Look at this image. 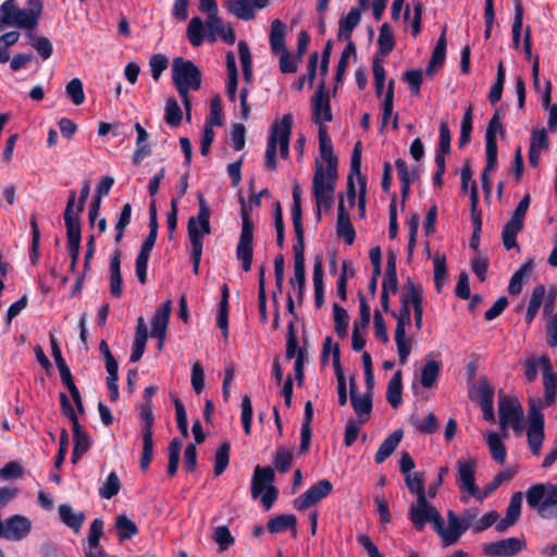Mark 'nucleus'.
Instances as JSON below:
<instances>
[{
	"instance_id": "obj_1",
	"label": "nucleus",
	"mask_w": 557,
	"mask_h": 557,
	"mask_svg": "<svg viewBox=\"0 0 557 557\" xmlns=\"http://www.w3.org/2000/svg\"><path fill=\"white\" fill-rule=\"evenodd\" d=\"M198 9L207 15L203 22L199 16H194L187 25V38L193 47H199L205 39L209 42H215L222 38L226 44L235 42V33L230 25H225L219 16L216 0H198Z\"/></svg>"
},
{
	"instance_id": "obj_2",
	"label": "nucleus",
	"mask_w": 557,
	"mask_h": 557,
	"mask_svg": "<svg viewBox=\"0 0 557 557\" xmlns=\"http://www.w3.org/2000/svg\"><path fill=\"white\" fill-rule=\"evenodd\" d=\"M41 11L39 0H28V8H18L15 0H5L0 5V30L16 27L30 32L38 26Z\"/></svg>"
},
{
	"instance_id": "obj_3",
	"label": "nucleus",
	"mask_w": 557,
	"mask_h": 557,
	"mask_svg": "<svg viewBox=\"0 0 557 557\" xmlns=\"http://www.w3.org/2000/svg\"><path fill=\"white\" fill-rule=\"evenodd\" d=\"M292 125L293 116L290 113L284 114L280 121H274L272 123L264 154V166L268 170L274 171L277 166V148L280 149V154L283 159L288 158Z\"/></svg>"
},
{
	"instance_id": "obj_4",
	"label": "nucleus",
	"mask_w": 557,
	"mask_h": 557,
	"mask_svg": "<svg viewBox=\"0 0 557 557\" xmlns=\"http://www.w3.org/2000/svg\"><path fill=\"white\" fill-rule=\"evenodd\" d=\"M527 504L543 519L557 517V484L539 483L525 492Z\"/></svg>"
},
{
	"instance_id": "obj_5",
	"label": "nucleus",
	"mask_w": 557,
	"mask_h": 557,
	"mask_svg": "<svg viewBox=\"0 0 557 557\" xmlns=\"http://www.w3.org/2000/svg\"><path fill=\"white\" fill-rule=\"evenodd\" d=\"M337 180V170H325L322 162L315 161V170L312 180L313 196L318 207V219H320L321 209H331L334 202L335 185Z\"/></svg>"
},
{
	"instance_id": "obj_6",
	"label": "nucleus",
	"mask_w": 557,
	"mask_h": 557,
	"mask_svg": "<svg viewBox=\"0 0 557 557\" xmlns=\"http://www.w3.org/2000/svg\"><path fill=\"white\" fill-rule=\"evenodd\" d=\"M499 429L503 437L509 435L508 429L512 428L517 435L524 430V411L517 398L502 395L498 400Z\"/></svg>"
},
{
	"instance_id": "obj_7",
	"label": "nucleus",
	"mask_w": 557,
	"mask_h": 557,
	"mask_svg": "<svg viewBox=\"0 0 557 557\" xmlns=\"http://www.w3.org/2000/svg\"><path fill=\"white\" fill-rule=\"evenodd\" d=\"M274 480L275 473L271 467L257 466L255 468L251 480V496L255 499L260 497L265 510L272 508L278 495L277 488L273 485Z\"/></svg>"
},
{
	"instance_id": "obj_8",
	"label": "nucleus",
	"mask_w": 557,
	"mask_h": 557,
	"mask_svg": "<svg viewBox=\"0 0 557 557\" xmlns=\"http://www.w3.org/2000/svg\"><path fill=\"white\" fill-rule=\"evenodd\" d=\"M172 79L180 96L198 90L201 86V74L198 67L191 61L182 58L173 61Z\"/></svg>"
},
{
	"instance_id": "obj_9",
	"label": "nucleus",
	"mask_w": 557,
	"mask_h": 557,
	"mask_svg": "<svg viewBox=\"0 0 557 557\" xmlns=\"http://www.w3.org/2000/svg\"><path fill=\"white\" fill-rule=\"evenodd\" d=\"M476 460L474 458H460L456 462L457 485L463 495L461 500L467 503L470 497L479 500L480 488L475 484Z\"/></svg>"
},
{
	"instance_id": "obj_10",
	"label": "nucleus",
	"mask_w": 557,
	"mask_h": 557,
	"mask_svg": "<svg viewBox=\"0 0 557 557\" xmlns=\"http://www.w3.org/2000/svg\"><path fill=\"white\" fill-rule=\"evenodd\" d=\"M242 232L236 247V258L242 262L245 272H249L253 251V224L245 203L242 205Z\"/></svg>"
},
{
	"instance_id": "obj_11",
	"label": "nucleus",
	"mask_w": 557,
	"mask_h": 557,
	"mask_svg": "<svg viewBox=\"0 0 557 557\" xmlns=\"http://www.w3.org/2000/svg\"><path fill=\"white\" fill-rule=\"evenodd\" d=\"M62 413L66 416L72 424H73V440H74V448L72 453L73 462H76L78 458L82 457L91 446L90 436L84 432L79 425L78 418L76 412L74 411L70 399L64 393L60 395Z\"/></svg>"
},
{
	"instance_id": "obj_12",
	"label": "nucleus",
	"mask_w": 557,
	"mask_h": 557,
	"mask_svg": "<svg viewBox=\"0 0 557 557\" xmlns=\"http://www.w3.org/2000/svg\"><path fill=\"white\" fill-rule=\"evenodd\" d=\"M210 209L203 197L199 198L197 216H190L187 223V233L191 248L202 249L203 237L211 233Z\"/></svg>"
},
{
	"instance_id": "obj_13",
	"label": "nucleus",
	"mask_w": 557,
	"mask_h": 557,
	"mask_svg": "<svg viewBox=\"0 0 557 557\" xmlns=\"http://www.w3.org/2000/svg\"><path fill=\"white\" fill-rule=\"evenodd\" d=\"M530 202L531 196L527 194L519 201L515 211L511 214L510 220L506 223V225L503 228L502 239L507 250H510L512 248H517V250H519L516 237L523 228L524 218L530 207Z\"/></svg>"
},
{
	"instance_id": "obj_14",
	"label": "nucleus",
	"mask_w": 557,
	"mask_h": 557,
	"mask_svg": "<svg viewBox=\"0 0 557 557\" xmlns=\"http://www.w3.org/2000/svg\"><path fill=\"white\" fill-rule=\"evenodd\" d=\"M408 515L418 531H422L429 522L432 523L434 528L441 518L440 511L426 500V496L416 498L409 508Z\"/></svg>"
},
{
	"instance_id": "obj_15",
	"label": "nucleus",
	"mask_w": 557,
	"mask_h": 557,
	"mask_svg": "<svg viewBox=\"0 0 557 557\" xmlns=\"http://www.w3.org/2000/svg\"><path fill=\"white\" fill-rule=\"evenodd\" d=\"M333 490V484L323 479L311 485L305 493L300 494L293 502L296 510L304 511L325 498Z\"/></svg>"
},
{
	"instance_id": "obj_16",
	"label": "nucleus",
	"mask_w": 557,
	"mask_h": 557,
	"mask_svg": "<svg viewBox=\"0 0 557 557\" xmlns=\"http://www.w3.org/2000/svg\"><path fill=\"white\" fill-rule=\"evenodd\" d=\"M32 521L26 516L16 513L3 520L1 539L20 542L26 539L32 531Z\"/></svg>"
},
{
	"instance_id": "obj_17",
	"label": "nucleus",
	"mask_w": 557,
	"mask_h": 557,
	"mask_svg": "<svg viewBox=\"0 0 557 557\" xmlns=\"http://www.w3.org/2000/svg\"><path fill=\"white\" fill-rule=\"evenodd\" d=\"M433 529L441 537L442 544L445 547L456 544L466 532L459 521V517L453 510L447 511V524H445L441 517L438 523Z\"/></svg>"
},
{
	"instance_id": "obj_18",
	"label": "nucleus",
	"mask_w": 557,
	"mask_h": 557,
	"mask_svg": "<svg viewBox=\"0 0 557 557\" xmlns=\"http://www.w3.org/2000/svg\"><path fill=\"white\" fill-rule=\"evenodd\" d=\"M312 121L319 127H325L333 119L330 96L325 92V83L322 82L311 99Z\"/></svg>"
},
{
	"instance_id": "obj_19",
	"label": "nucleus",
	"mask_w": 557,
	"mask_h": 557,
	"mask_svg": "<svg viewBox=\"0 0 557 557\" xmlns=\"http://www.w3.org/2000/svg\"><path fill=\"white\" fill-rule=\"evenodd\" d=\"M423 293L420 285L414 284L411 278L407 280L404 290L400 295V302L405 301L407 306H412L414 315V325L418 330L422 327L423 319Z\"/></svg>"
},
{
	"instance_id": "obj_20",
	"label": "nucleus",
	"mask_w": 557,
	"mask_h": 557,
	"mask_svg": "<svg viewBox=\"0 0 557 557\" xmlns=\"http://www.w3.org/2000/svg\"><path fill=\"white\" fill-rule=\"evenodd\" d=\"M527 440L531 453L539 456L545 438V419L544 416H539L534 412L528 416Z\"/></svg>"
},
{
	"instance_id": "obj_21",
	"label": "nucleus",
	"mask_w": 557,
	"mask_h": 557,
	"mask_svg": "<svg viewBox=\"0 0 557 557\" xmlns=\"http://www.w3.org/2000/svg\"><path fill=\"white\" fill-rule=\"evenodd\" d=\"M525 548V541L519 537H507L491 542L484 547V554L492 557H508Z\"/></svg>"
},
{
	"instance_id": "obj_22",
	"label": "nucleus",
	"mask_w": 557,
	"mask_h": 557,
	"mask_svg": "<svg viewBox=\"0 0 557 557\" xmlns=\"http://www.w3.org/2000/svg\"><path fill=\"white\" fill-rule=\"evenodd\" d=\"M270 0H228L227 11L243 21L255 18V12L267 8Z\"/></svg>"
},
{
	"instance_id": "obj_23",
	"label": "nucleus",
	"mask_w": 557,
	"mask_h": 557,
	"mask_svg": "<svg viewBox=\"0 0 557 557\" xmlns=\"http://www.w3.org/2000/svg\"><path fill=\"white\" fill-rule=\"evenodd\" d=\"M504 133L500 116L495 113L490 120L485 133V151L487 156V169H495L497 164V141L496 134Z\"/></svg>"
},
{
	"instance_id": "obj_24",
	"label": "nucleus",
	"mask_w": 557,
	"mask_h": 557,
	"mask_svg": "<svg viewBox=\"0 0 557 557\" xmlns=\"http://www.w3.org/2000/svg\"><path fill=\"white\" fill-rule=\"evenodd\" d=\"M350 401L355 413L359 417L360 423L367 421L372 410V398L369 393L360 395L357 393V385L354 377L349 381Z\"/></svg>"
},
{
	"instance_id": "obj_25",
	"label": "nucleus",
	"mask_w": 557,
	"mask_h": 557,
	"mask_svg": "<svg viewBox=\"0 0 557 557\" xmlns=\"http://www.w3.org/2000/svg\"><path fill=\"white\" fill-rule=\"evenodd\" d=\"M76 191L72 190L64 210V223L66 226L67 239L81 238V223L77 208L75 209Z\"/></svg>"
},
{
	"instance_id": "obj_26",
	"label": "nucleus",
	"mask_w": 557,
	"mask_h": 557,
	"mask_svg": "<svg viewBox=\"0 0 557 557\" xmlns=\"http://www.w3.org/2000/svg\"><path fill=\"white\" fill-rule=\"evenodd\" d=\"M171 308L172 301H164L163 305L156 311L151 321V334L152 336L159 338L161 342H163L165 338Z\"/></svg>"
},
{
	"instance_id": "obj_27",
	"label": "nucleus",
	"mask_w": 557,
	"mask_h": 557,
	"mask_svg": "<svg viewBox=\"0 0 557 557\" xmlns=\"http://www.w3.org/2000/svg\"><path fill=\"white\" fill-rule=\"evenodd\" d=\"M319 151L323 162L326 163L325 170H337V158L334 156L333 144L331 137L327 135L326 127H319Z\"/></svg>"
},
{
	"instance_id": "obj_28",
	"label": "nucleus",
	"mask_w": 557,
	"mask_h": 557,
	"mask_svg": "<svg viewBox=\"0 0 557 557\" xmlns=\"http://www.w3.org/2000/svg\"><path fill=\"white\" fill-rule=\"evenodd\" d=\"M337 235L343 238L347 245H351L356 237L355 228L345 211L344 198L341 197L337 209Z\"/></svg>"
},
{
	"instance_id": "obj_29",
	"label": "nucleus",
	"mask_w": 557,
	"mask_h": 557,
	"mask_svg": "<svg viewBox=\"0 0 557 557\" xmlns=\"http://www.w3.org/2000/svg\"><path fill=\"white\" fill-rule=\"evenodd\" d=\"M404 436V432L401 429L395 430L391 433L380 445L377 451L375 453L374 460L376 463L384 462L397 448L399 443L401 442Z\"/></svg>"
},
{
	"instance_id": "obj_30",
	"label": "nucleus",
	"mask_w": 557,
	"mask_h": 557,
	"mask_svg": "<svg viewBox=\"0 0 557 557\" xmlns=\"http://www.w3.org/2000/svg\"><path fill=\"white\" fill-rule=\"evenodd\" d=\"M121 251L114 250L110 260V292L113 297L122 295Z\"/></svg>"
},
{
	"instance_id": "obj_31",
	"label": "nucleus",
	"mask_w": 557,
	"mask_h": 557,
	"mask_svg": "<svg viewBox=\"0 0 557 557\" xmlns=\"http://www.w3.org/2000/svg\"><path fill=\"white\" fill-rule=\"evenodd\" d=\"M59 516L61 521L72 529L75 533H77L85 519L86 516L83 511H75L70 505L62 504L59 506Z\"/></svg>"
},
{
	"instance_id": "obj_32",
	"label": "nucleus",
	"mask_w": 557,
	"mask_h": 557,
	"mask_svg": "<svg viewBox=\"0 0 557 557\" xmlns=\"http://www.w3.org/2000/svg\"><path fill=\"white\" fill-rule=\"evenodd\" d=\"M517 474V469L508 467L498 472L492 481H490L483 490H480L479 502H483L491 494H493L504 482L511 480Z\"/></svg>"
},
{
	"instance_id": "obj_33",
	"label": "nucleus",
	"mask_w": 557,
	"mask_h": 557,
	"mask_svg": "<svg viewBox=\"0 0 557 557\" xmlns=\"http://www.w3.org/2000/svg\"><path fill=\"white\" fill-rule=\"evenodd\" d=\"M361 12L358 9H351L348 14L339 21L338 39L347 40L351 37L354 28L360 23Z\"/></svg>"
},
{
	"instance_id": "obj_34",
	"label": "nucleus",
	"mask_w": 557,
	"mask_h": 557,
	"mask_svg": "<svg viewBox=\"0 0 557 557\" xmlns=\"http://www.w3.org/2000/svg\"><path fill=\"white\" fill-rule=\"evenodd\" d=\"M333 367L337 379L338 404L345 406L347 403L346 380L342 370L341 352L337 345L333 348Z\"/></svg>"
},
{
	"instance_id": "obj_35",
	"label": "nucleus",
	"mask_w": 557,
	"mask_h": 557,
	"mask_svg": "<svg viewBox=\"0 0 557 557\" xmlns=\"http://www.w3.org/2000/svg\"><path fill=\"white\" fill-rule=\"evenodd\" d=\"M285 34V24L278 18L272 21L270 30V46L273 53H278L280 51L286 50Z\"/></svg>"
},
{
	"instance_id": "obj_36",
	"label": "nucleus",
	"mask_w": 557,
	"mask_h": 557,
	"mask_svg": "<svg viewBox=\"0 0 557 557\" xmlns=\"http://www.w3.org/2000/svg\"><path fill=\"white\" fill-rule=\"evenodd\" d=\"M134 127L137 133V139H136V149L133 154V163L138 165V164H140L143 159L150 153V148L146 144L149 135L139 123H135Z\"/></svg>"
},
{
	"instance_id": "obj_37",
	"label": "nucleus",
	"mask_w": 557,
	"mask_h": 557,
	"mask_svg": "<svg viewBox=\"0 0 557 557\" xmlns=\"http://www.w3.org/2000/svg\"><path fill=\"white\" fill-rule=\"evenodd\" d=\"M446 53V28L444 27L442 34L436 42L432 52V57L426 69L428 75H433L434 70L443 65Z\"/></svg>"
},
{
	"instance_id": "obj_38",
	"label": "nucleus",
	"mask_w": 557,
	"mask_h": 557,
	"mask_svg": "<svg viewBox=\"0 0 557 557\" xmlns=\"http://www.w3.org/2000/svg\"><path fill=\"white\" fill-rule=\"evenodd\" d=\"M401 372L396 371L387 384L386 399L393 408H397L403 397Z\"/></svg>"
},
{
	"instance_id": "obj_39",
	"label": "nucleus",
	"mask_w": 557,
	"mask_h": 557,
	"mask_svg": "<svg viewBox=\"0 0 557 557\" xmlns=\"http://www.w3.org/2000/svg\"><path fill=\"white\" fill-rule=\"evenodd\" d=\"M486 443L493 459L498 463H504L507 453L502 436L496 432H488L486 434Z\"/></svg>"
},
{
	"instance_id": "obj_40",
	"label": "nucleus",
	"mask_w": 557,
	"mask_h": 557,
	"mask_svg": "<svg viewBox=\"0 0 557 557\" xmlns=\"http://www.w3.org/2000/svg\"><path fill=\"white\" fill-rule=\"evenodd\" d=\"M398 290V278L396 272V262L393 256L387 260L385 275L382 282V293L396 294Z\"/></svg>"
},
{
	"instance_id": "obj_41",
	"label": "nucleus",
	"mask_w": 557,
	"mask_h": 557,
	"mask_svg": "<svg viewBox=\"0 0 557 557\" xmlns=\"http://www.w3.org/2000/svg\"><path fill=\"white\" fill-rule=\"evenodd\" d=\"M539 363L543 370L544 391L555 392L557 394V373H554L549 358L547 356H541Z\"/></svg>"
},
{
	"instance_id": "obj_42",
	"label": "nucleus",
	"mask_w": 557,
	"mask_h": 557,
	"mask_svg": "<svg viewBox=\"0 0 557 557\" xmlns=\"http://www.w3.org/2000/svg\"><path fill=\"white\" fill-rule=\"evenodd\" d=\"M533 269L532 261H528L524 264H522L511 276L509 285H508V293L510 295H518L521 293L523 287L524 278L530 274V272Z\"/></svg>"
},
{
	"instance_id": "obj_43",
	"label": "nucleus",
	"mask_w": 557,
	"mask_h": 557,
	"mask_svg": "<svg viewBox=\"0 0 557 557\" xmlns=\"http://www.w3.org/2000/svg\"><path fill=\"white\" fill-rule=\"evenodd\" d=\"M441 371V362L428 360L421 369V385L424 388H431L435 385Z\"/></svg>"
},
{
	"instance_id": "obj_44",
	"label": "nucleus",
	"mask_w": 557,
	"mask_h": 557,
	"mask_svg": "<svg viewBox=\"0 0 557 557\" xmlns=\"http://www.w3.org/2000/svg\"><path fill=\"white\" fill-rule=\"evenodd\" d=\"M296 524L295 515H278L268 521L267 528L270 533H281L288 529H295Z\"/></svg>"
},
{
	"instance_id": "obj_45",
	"label": "nucleus",
	"mask_w": 557,
	"mask_h": 557,
	"mask_svg": "<svg viewBox=\"0 0 557 557\" xmlns=\"http://www.w3.org/2000/svg\"><path fill=\"white\" fill-rule=\"evenodd\" d=\"M395 343L397 346L399 363L406 364L412 347L411 339L406 336V329H395Z\"/></svg>"
},
{
	"instance_id": "obj_46",
	"label": "nucleus",
	"mask_w": 557,
	"mask_h": 557,
	"mask_svg": "<svg viewBox=\"0 0 557 557\" xmlns=\"http://www.w3.org/2000/svg\"><path fill=\"white\" fill-rule=\"evenodd\" d=\"M273 465L275 469L281 473H286L293 461V451L292 449L280 446L275 449V453L272 458Z\"/></svg>"
},
{
	"instance_id": "obj_47",
	"label": "nucleus",
	"mask_w": 557,
	"mask_h": 557,
	"mask_svg": "<svg viewBox=\"0 0 557 557\" xmlns=\"http://www.w3.org/2000/svg\"><path fill=\"white\" fill-rule=\"evenodd\" d=\"M115 528L117 530V537L120 541H125L138 533V528L128 517L120 515L115 521Z\"/></svg>"
},
{
	"instance_id": "obj_48",
	"label": "nucleus",
	"mask_w": 557,
	"mask_h": 557,
	"mask_svg": "<svg viewBox=\"0 0 557 557\" xmlns=\"http://www.w3.org/2000/svg\"><path fill=\"white\" fill-rule=\"evenodd\" d=\"M230 449L231 445L228 442H224L216 449L214 455V467L213 473L215 476L221 475L230 463Z\"/></svg>"
},
{
	"instance_id": "obj_49",
	"label": "nucleus",
	"mask_w": 557,
	"mask_h": 557,
	"mask_svg": "<svg viewBox=\"0 0 557 557\" xmlns=\"http://www.w3.org/2000/svg\"><path fill=\"white\" fill-rule=\"evenodd\" d=\"M334 329L339 337H345L348 331L349 315L345 308L333 304Z\"/></svg>"
},
{
	"instance_id": "obj_50",
	"label": "nucleus",
	"mask_w": 557,
	"mask_h": 557,
	"mask_svg": "<svg viewBox=\"0 0 557 557\" xmlns=\"http://www.w3.org/2000/svg\"><path fill=\"white\" fill-rule=\"evenodd\" d=\"M556 396L557 394L555 392H544L542 399L530 398L528 416H532L534 412L539 413V416H544L543 410L555 403Z\"/></svg>"
},
{
	"instance_id": "obj_51",
	"label": "nucleus",
	"mask_w": 557,
	"mask_h": 557,
	"mask_svg": "<svg viewBox=\"0 0 557 557\" xmlns=\"http://www.w3.org/2000/svg\"><path fill=\"white\" fill-rule=\"evenodd\" d=\"M121 490V482L115 472H111L104 483L99 487V495L103 499H111Z\"/></svg>"
},
{
	"instance_id": "obj_52",
	"label": "nucleus",
	"mask_w": 557,
	"mask_h": 557,
	"mask_svg": "<svg viewBox=\"0 0 557 557\" xmlns=\"http://www.w3.org/2000/svg\"><path fill=\"white\" fill-rule=\"evenodd\" d=\"M238 54L243 69V76L245 81L249 83L252 78V66L250 50L246 41L240 40L238 42Z\"/></svg>"
},
{
	"instance_id": "obj_53",
	"label": "nucleus",
	"mask_w": 557,
	"mask_h": 557,
	"mask_svg": "<svg viewBox=\"0 0 557 557\" xmlns=\"http://www.w3.org/2000/svg\"><path fill=\"white\" fill-rule=\"evenodd\" d=\"M27 36L32 39V47L38 52L42 60H47L52 55L53 47L49 38L45 36H34L32 30Z\"/></svg>"
},
{
	"instance_id": "obj_54",
	"label": "nucleus",
	"mask_w": 557,
	"mask_h": 557,
	"mask_svg": "<svg viewBox=\"0 0 557 557\" xmlns=\"http://www.w3.org/2000/svg\"><path fill=\"white\" fill-rule=\"evenodd\" d=\"M394 81L391 79L388 82L387 90L385 92V97L383 100V113H382V122H381V131L387 125L391 116L393 115L394 110Z\"/></svg>"
},
{
	"instance_id": "obj_55",
	"label": "nucleus",
	"mask_w": 557,
	"mask_h": 557,
	"mask_svg": "<svg viewBox=\"0 0 557 557\" xmlns=\"http://www.w3.org/2000/svg\"><path fill=\"white\" fill-rule=\"evenodd\" d=\"M65 94L75 106H81L85 101L83 83L79 78H73L66 84Z\"/></svg>"
},
{
	"instance_id": "obj_56",
	"label": "nucleus",
	"mask_w": 557,
	"mask_h": 557,
	"mask_svg": "<svg viewBox=\"0 0 557 557\" xmlns=\"http://www.w3.org/2000/svg\"><path fill=\"white\" fill-rule=\"evenodd\" d=\"M515 4V18L512 24V44L516 49L520 46V37L523 23V8L521 0H513Z\"/></svg>"
},
{
	"instance_id": "obj_57",
	"label": "nucleus",
	"mask_w": 557,
	"mask_h": 557,
	"mask_svg": "<svg viewBox=\"0 0 557 557\" xmlns=\"http://www.w3.org/2000/svg\"><path fill=\"white\" fill-rule=\"evenodd\" d=\"M405 482L409 491L416 495V497H425V488H424V478L423 473L414 472L407 473L405 475Z\"/></svg>"
},
{
	"instance_id": "obj_58",
	"label": "nucleus",
	"mask_w": 557,
	"mask_h": 557,
	"mask_svg": "<svg viewBox=\"0 0 557 557\" xmlns=\"http://www.w3.org/2000/svg\"><path fill=\"white\" fill-rule=\"evenodd\" d=\"M479 393H480V407L483 412V417L487 421H493L494 420L493 394L487 386L480 387Z\"/></svg>"
},
{
	"instance_id": "obj_59",
	"label": "nucleus",
	"mask_w": 557,
	"mask_h": 557,
	"mask_svg": "<svg viewBox=\"0 0 557 557\" xmlns=\"http://www.w3.org/2000/svg\"><path fill=\"white\" fill-rule=\"evenodd\" d=\"M377 44L383 55H387L394 49V36L389 25L386 23L380 28Z\"/></svg>"
},
{
	"instance_id": "obj_60",
	"label": "nucleus",
	"mask_w": 557,
	"mask_h": 557,
	"mask_svg": "<svg viewBox=\"0 0 557 557\" xmlns=\"http://www.w3.org/2000/svg\"><path fill=\"white\" fill-rule=\"evenodd\" d=\"M183 112L177 101L174 98H170L165 104L164 120L171 126H178L182 122Z\"/></svg>"
},
{
	"instance_id": "obj_61",
	"label": "nucleus",
	"mask_w": 557,
	"mask_h": 557,
	"mask_svg": "<svg viewBox=\"0 0 557 557\" xmlns=\"http://www.w3.org/2000/svg\"><path fill=\"white\" fill-rule=\"evenodd\" d=\"M181 448L182 441H180L178 438H173L169 445L168 473L171 476L175 475L177 472Z\"/></svg>"
},
{
	"instance_id": "obj_62",
	"label": "nucleus",
	"mask_w": 557,
	"mask_h": 557,
	"mask_svg": "<svg viewBox=\"0 0 557 557\" xmlns=\"http://www.w3.org/2000/svg\"><path fill=\"white\" fill-rule=\"evenodd\" d=\"M143 433V454L140 458V468L147 470L153 458V440L152 432Z\"/></svg>"
},
{
	"instance_id": "obj_63",
	"label": "nucleus",
	"mask_w": 557,
	"mask_h": 557,
	"mask_svg": "<svg viewBox=\"0 0 557 557\" xmlns=\"http://www.w3.org/2000/svg\"><path fill=\"white\" fill-rule=\"evenodd\" d=\"M549 147L548 137L545 128L533 129L530 137V149L532 151L542 152Z\"/></svg>"
},
{
	"instance_id": "obj_64",
	"label": "nucleus",
	"mask_w": 557,
	"mask_h": 557,
	"mask_svg": "<svg viewBox=\"0 0 557 557\" xmlns=\"http://www.w3.org/2000/svg\"><path fill=\"white\" fill-rule=\"evenodd\" d=\"M212 539L219 545L221 550L227 549L234 544V536L225 525H219L213 530Z\"/></svg>"
}]
</instances>
